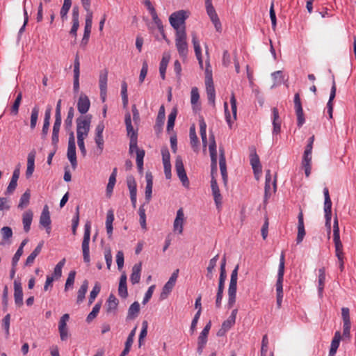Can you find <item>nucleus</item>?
<instances>
[{"label":"nucleus","mask_w":356,"mask_h":356,"mask_svg":"<svg viewBox=\"0 0 356 356\" xmlns=\"http://www.w3.org/2000/svg\"><path fill=\"white\" fill-rule=\"evenodd\" d=\"M35 152H31L27 158V168L26 171V177L29 178L32 176L35 169Z\"/></svg>","instance_id":"nucleus-29"},{"label":"nucleus","mask_w":356,"mask_h":356,"mask_svg":"<svg viewBox=\"0 0 356 356\" xmlns=\"http://www.w3.org/2000/svg\"><path fill=\"white\" fill-rule=\"evenodd\" d=\"M140 312V305L137 301L133 302L129 307L127 321H131L135 319L139 314Z\"/></svg>","instance_id":"nucleus-33"},{"label":"nucleus","mask_w":356,"mask_h":356,"mask_svg":"<svg viewBox=\"0 0 356 356\" xmlns=\"http://www.w3.org/2000/svg\"><path fill=\"white\" fill-rule=\"evenodd\" d=\"M179 269H176L171 275L168 281L165 284L163 287L162 292L161 293V298L165 299L172 291L173 287L175 285L176 281L179 275Z\"/></svg>","instance_id":"nucleus-11"},{"label":"nucleus","mask_w":356,"mask_h":356,"mask_svg":"<svg viewBox=\"0 0 356 356\" xmlns=\"http://www.w3.org/2000/svg\"><path fill=\"white\" fill-rule=\"evenodd\" d=\"M298 234L296 238V243L299 244L302 242L305 236V229L304 225V218L302 211H300L298 216Z\"/></svg>","instance_id":"nucleus-20"},{"label":"nucleus","mask_w":356,"mask_h":356,"mask_svg":"<svg viewBox=\"0 0 356 356\" xmlns=\"http://www.w3.org/2000/svg\"><path fill=\"white\" fill-rule=\"evenodd\" d=\"M200 99V94L197 88L193 87L191 91V103L193 106H195Z\"/></svg>","instance_id":"nucleus-59"},{"label":"nucleus","mask_w":356,"mask_h":356,"mask_svg":"<svg viewBox=\"0 0 356 356\" xmlns=\"http://www.w3.org/2000/svg\"><path fill=\"white\" fill-rule=\"evenodd\" d=\"M79 207L76 209V213L72 218V231L73 234H76L77 227L79 226Z\"/></svg>","instance_id":"nucleus-62"},{"label":"nucleus","mask_w":356,"mask_h":356,"mask_svg":"<svg viewBox=\"0 0 356 356\" xmlns=\"http://www.w3.org/2000/svg\"><path fill=\"white\" fill-rule=\"evenodd\" d=\"M211 188L215 204L216 205L217 209H219L222 205V197L220 194V189L215 177H213L211 178Z\"/></svg>","instance_id":"nucleus-15"},{"label":"nucleus","mask_w":356,"mask_h":356,"mask_svg":"<svg viewBox=\"0 0 356 356\" xmlns=\"http://www.w3.org/2000/svg\"><path fill=\"white\" fill-rule=\"evenodd\" d=\"M146 186H145V200L149 202L152 198V187H153V176L151 172L145 174Z\"/></svg>","instance_id":"nucleus-27"},{"label":"nucleus","mask_w":356,"mask_h":356,"mask_svg":"<svg viewBox=\"0 0 356 356\" xmlns=\"http://www.w3.org/2000/svg\"><path fill=\"white\" fill-rule=\"evenodd\" d=\"M72 6V0H64L61 7L60 15L63 22L67 19V13Z\"/></svg>","instance_id":"nucleus-45"},{"label":"nucleus","mask_w":356,"mask_h":356,"mask_svg":"<svg viewBox=\"0 0 356 356\" xmlns=\"http://www.w3.org/2000/svg\"><path fill=\"white\" fill-rule=\"evenodd\" d=\"M90 106V102L88 96L81 93L77 102V109L81 114L86 113Z\"/></svg>","instance_id":"nucleus-18"},{"label":"nucleus","mask_w":356,"mask_h":356,"mask_svg":"<svg viewBox=\"0 0 356 356\" xmlns=\"http://www.w3.org/2000/svg\"><path fill=\"white\" fill-rule=\"evenodd\" d=\"M206 91L208 102L212 106H215L216 90L213 81H205Z\"/></svg>","instance_id":"nucleus-26"},{"label":"nucleus","mask_w":356,"mask_h":356,"mask_svg":"<svg viewBox=\"0 0 356 356\" xmlns=\"http://www.w3.org/2000/svg\"><path fill=\"white\" fill-rule=\"evenodd\" d=\"M116 177L117 168H114L109 177L108 183L106 186V196L108 197H110L113 193V188L116 182Z\"/></svg>","instance_id":"nucleus-35"},{"label":"nucleus","mask_w":356,"mask_h":356,"mask_svg":"<svg viewBox=\"0 0 356 356\" xmlns=\"http://www.w3.org/2000/svg\"><path fill=\"white\" fill-rule=\"evenodd\" d=\"M200 131L202 138V146L206 148L207 146V124L204 120L200 121Z\"/></svg>","instance_id":"nucleus-48"},{"label":"nucleus","mask_w":356,"mask_h":356,"mask_svg":"<svg viewBox=\"0 0 356 356\" xmlns=\"http://www.w3.org/2000/svg\"><path fill=\"white\" fill-rule=\"evenodd\" d=\"M127 279L125 273H123L120 277L118 286V294L122 298H127L128 296Z\"/></svg>","instance_id":"nucleus-28"},{"label":"nucleus","mask_w":356,"mask_h":356,"mask_svg":"<svg viewBox=\"0 0 356 356\" xmlns=\"http://www.w3.org/2000/svg\"><path fill=\"white\" fill-rule=\"evenodd\" d=\"M188 17L185 10H179L171 14L169 17L170 25L176 30V33L182 30L186 31L185 21Z\"/></svg>","instance_id":"nucleus-2"},{"label":"nucleus","mask_w":356,"mask_h":356,"mask_svg":"<svg viewBox=\"0 0 356 356\" xmlns=\"http://www.w3.org/2000/svg\"><path fill=\"white\" fill-rule=\"evenodd\" d=\"M219 165L222 180L224 183L226 184L227 181V172L226 166V159L225 156L224 149L222 148H220Z\"/></svg>","instance_id":"nucleus-25"},{"label":"nucleus","mask_w":356,"mask_h":356,"mask_svg":"<svg viewBox=\"0 0 356 356\" xmlns=\"http://www.w3.org/2000/svg\"><path fill=\"white\" fill-rule=\"evenodd\" d=\"M101 302H97L95 305L92 311L88 314V315L86 317L87 323H90L93 319H95L97 317L101 309Z\"/></svg>","instance_id":"nucleus-50"},{"label":"nucleus","mask_w":356,"mask_h":356,"mask_svg":"<svg viewBox=\"0 0 356 356\" xmlns=\"http://www.w3.org/2000/svg\"><path fill=\"white\" fill-rule=\"evenodd\" d=\"M1 234L2 236V241L0 242V245H10L12 243L11 238L13 233L10 227L5 226L1 229Z\"/></svg>","instance_id":"nucleus-23"},{"label":"nucleus","mask_w":356,"mask_h":356,"mask_svg":"<svg viewBox=\"0 0 356 356\" xmlns=\"http://www.w3.org/2000/svg\"><path fill=\"white\" fill-rule=\"evenodd\" d=\"M186 33L185 30H182L176 33L175 35V46L181 58L185 59L188 52V46L186 41Z\"/></svg>","instance_id":"nucleus-3"},{"label":"nucleus","mask_w":356,"mask_h":356,"mask_svg":"<svg viewBox=\"0 0 356 356\" xmlns=\"http://www.w3.org/2000/svg\"><path fill=\"white\" fill-rule=\"evenodd\" d=\"M273 113V131L272 134L274 136L280 134L281 131V121L280 120L279 111L277 108L274 107L272 109Z\"/></svg>","instance_id":"nucleus-24"},{"label":"nucleus","mask_w":356,"mask_h":356,"mask_svg":"<svg viewBox=\"0 0 356 356\" xmlns=\"http://www.w3.org/2000/svg\"><path fill=\"white\" fill-rule=\"evenodd\" d=\"M175 169L177 175L181 181L184 186L188 188L189 186V181L184 169L182 159L180 156H177L175 161Z\"/></svg>","instance_id":"nucleus-10"},{"label":"nucleus","mask_w":356,"mask_h":356,"mask_svg":"<svg viewBox=\"0 0 356 356\" xmlns=\"http://www.w3.org/2000/svg\"><path fill=\"white\" fill-rule=\"evenodd\" d=\"M324 212L325 218V225L330 229L331 217H332V201L331 199H325L324 201Z\"/></svg>","instance_id":"nucleus-30"},{"label":"nucleus","mask_w":356,"mask_h":356,"mask_svg":"<svg viewBox=\"0 0 356 356\" xmlns=\"http://www.w3.org/2000/svg\"><path fill=\"white\" fill-rule=\"evenodd\" d=\"M218 259V254H216L215 257H213L209 261V266L207 267V277H209V279H211V277H212V273L216 266Z\"/></svg>","instance_id":"nucleus-53"},{"label":"nucleus","mask_w":356,"mask_h":356,"mask_svg":"<svg viewBox=\"0 0 356 356\" xmlns=\"http://www.w3.org/2000/svg\"><path fill=\"white\" fill-rule=\"evenodd\" d=\"M118 300L113 294H110L106 302V312L111 313L117 309Z\"/></svg>","instance_id":"nucleus-41"},{"label":"nucleus","mask_w":356,"mask_h":356,"mask_svg":"<svg viewBox=\"0 0 356 356\" xmlns=\"http://www.w3.org/2000/svg\"><path fill=\"white\" fill-rule=\"evenodd\" d=\"M124 122L126 125V129L127 132V136L130 138L129 143V152L130 154H133L136 152L137 154L138 151H144L143 149H140L138 147V134L137 131L134 129L131 123V116L129 112H127L125 114L124 117Z\"/></svg>","instance_id":"nucleus-1"},{"label":"nucleus","mask_w":356,"mask_h":356,"mask_svg":"<svg viewBox=\"0 0 356 356\" xmlns=\"http://www.w3.org/2000/svg\"><path fill=\"white\" fill-rule=\"evenodd\" d=\"M250 164L255 174L261 172V165L259 158L255 152L250 154Z\"/></svg>","instance_id":"nucleus-37"},{"label":"nucleus","mask_w":356,"mask_h":356,"mask_svg":"<svg viewBox=\"0 0 356 356\" xmlns=\"http://www.w3.org/2000/svg\"><path fill=\"white\" fill-rule=\"evenodd\" d=\"M95 142L97 147V151H98L97 154L99 155L102 153V151L104 149V138H103V135H95Z\"/></svg>","instance_id":"nucleus-60"},{"label":"nucleus","mask_w":356,"mask_h":356,"mask_svg":"<svg viewBox=\"0 0 356 356\" xmlns=\"http://www.w3.org/2000/svg\"><path fill=\"white\" fill-rule=\"evenodd\" d=\"M341 339L340 332L337 331L335 332L334 336L332 340L330 349L329 352V356H334L339 346L340 341Z\"/></svg>","instance_id":"nucleus-34"},{"label":"nucleus","mask_w":356,"mask_h":356,"mask_svg":"<svg viewBox=\"0 0 356 356\" xmlns=\"http://www.w3.org/2000/svg\"><path fill=\"white\" fill-rule=\"evenodd\" d=\"M333 241L334 243L335 250H343V245L340 240L339 228L337 218L334 219L333 225Z\"/></svg>","instance_id":"nucleus-21"},{"label":"nucleus","mask_w":356,"mask_h":356,"mask_svg":"<svg viewBox=\"0 0 356 356\" xmlns=\"http://www.w3.org/2000/svg\"><path fill=\"white\" fill-rule=\"evenodd\" d=\"M40 224L44 227L47 234H50L51 227V218L49 207L47 205H44L40 217Z\"/></svg>","instance_id":"nucleus-13"},{"label":"nucleus","mask_w":356,"mask_h":356,"mask_svg":"<svg viewBox=\"0 0 356 356\" xmlns=\"http://www.w3.org/2000/svg\"><path fill=\"white\" fill-rule=\"evenodd\" d=\"M192 42L194 47V51L196 58L202 57L201 47L195 34H193Z\"/></svg>","instance_id":"nucleus-57"},{"label":"nucleus","mask_w":356,"mask_h":356,"mask_svg":"<svg viewBox=\"0 0 356 356\" xmlns=\"http://www.w3.org/2000/svg\"><path fill=\"white\" fill-rule=\"evenodd\" d=\"M225 279H219L218 292L216 298V306L219 308L221 306L222 299L223 290L225 286Z\"/></svg>","instance_id":"nucleus-40"},{"label":"nucleus","mask_w":356,"mask_h":356,"mask_svg":"<svg viewBox=\"0 0 356 356\" xmlns=\"http://www.w3.org/2000/svg\"><path fill=\"white\" fill-rule=\"evenodd\" d=\"M100 290H101V288H100L99 284L98 283H96L90 293V297H89V300H88L89 305H91L94 302L96 297L100 292Z\"/></svg>","instance_id":"nucleus-58"},{"label":"nucleus","mask_w":356,"mask_h":356,"mask_svg":"<svg viewBox=\"0 0 356 356\" xmlns=\"http://www.w3.org/2000/svg\"><path fill=\"white\" fill-rule=\"evenodd\" d=\"M341 316L343 319V329L350 328L351 323L349 309L347 307H343L341 309Z\"/></svg>","instance_id":"nucleus-46"},{"label":"nucleus","mask_w":356,"mask_h":356,"mask_svg":"<svg viewBox=\"0 0 356 356\" xmlns=\"http://www.w3.org/2000/svg\"><path fill=\"white\" fill-rule=\"evenodd\" d=\"M39 114V107L38 106H35L31 111V121H30V127L31 129H34L37 124V121L38 118Z\"/></svg>","instance_id":"nucleus-49"},{"label":"nucleus","mask_w":356,"mask_h":356,"mask_svg":"<svg viewBox=\"0 0 356 356\" xmlns=\"http://www.w3.org/2000/svg\"><path fill=\"white\" fill-rule=\"evenodd\" d=\"M312 149H305L302 159V166L305 170V173L307 177H308L311 174L312 158Z\"/></svg>","instance_id":"nucleus-14"},{"label":"nucleus","mask_w":356,"mask_h":356,"mask_svg":"<svg viewBox=\"0 0 356 356\" xmlns=\"http://www.w3.org/2000/svg\"><path fill=\"white\" fill-rule=\"evenodd\" d=\"M190 143L192 148L195 152L198 150L199 139L197 136L195 126L193 125L190 127L189 131Z\"/></svg>","instance_id":"nucleus-38"},{"label":"nucleus","mask_w":356,"mask_h":356,"mask_svg":"<svg viewBox=\"0 0 356 356\" xmlns=\"http://www.w3.org/2000/svg\"><path fill=\"white\" fill-rule=\"evenodd\" d=\"M271 76L275 81L273 86L281 84L284 80L283 73L280 70L274 72L273 73H272Z\"/></svg>","instance_id":"nucleus-64"},{"label":"nucleus","mask_w":356,"mask_h":356,"mask_svg":"<svg viewBox=\"0 0 356 356\" xmlns=\"http://www.w3.org/2000/svg\"><path fill=\"white\" fill-rule=\"evenodd\" d=\"M284 272V254L282 252L280 259L277 280L276 282V292L277 295H283V279Z\"/></svg>","instance_id":"nucleus-9"},{"label":"nucleus","mask_w":356,"mask_h":356,"mask_svg":"<svg viewBox=\"0 0 356 356\" xmlns=\"http://www.w3.org/2000/svg\"><path fill=\"white\" fill-rule=\"evenodd\" d=\"M170 59L169 54H164L159 65V73L161 78L164 80L165 79V72Z\"/></svg>","instance_id":"nucleus-36"},{"label":"nucleus","mask_w":356,"mask_h":356,"mask_svg":"<svg viewBox=\"0 0 356 356\" xmlns=\"http://www.w3.org/2000/svg\"><path fill=\"white\" fill-rule=\"evenodd\" d=\"M145 156V151H138L136 154V164L139 172H142L143 169V159Z\"/></svg>","instance_id":"nucleus-63"},{"label":"nucleus","mask_w":356,"mask_h":356,"mask_svg":"<svg viewBox=\"0 0 356 356\" xmlns=\"http://www.w3.org/2000/svg\"><path fill=\"white\" fill-rule=\"evenodd\" d=\"M108 70L104 69L99 73V90L104 94L106 88H107Z\"/></svg>","instance_id":"nucleus-39"},{"label":"nucleus","mask_w":356,"mask_h":356,"mask_svg":"<svg viewBox=\"0 0 356 356\" xmlns=\"http://www.w3.org/2000/svg\"><path fill=\"white\" fill-rule=\"evenodd\" d=\"M74 115V109L73 107H70L67 112V115L65 120V126L66 129H69L72 126V121Z\"/></svg>","instance_id":"nucleus-54"},{"label":"nucleus","mask_w":356,"mask_h":356,"mask_svg":"<svg viewBox=\"0 0 356 356\" xmlns=\"http://www.w3.org/2000/svg\"><path fill=\"white\" fill-rule=\"evenodd\" d=\"M22 99V93L21 92H19L17 94V97L11 107L10 113L12 115H17V113L19 112V106L21 104Z\"/></svg>","instance_id":"nucleus-51"},{"label":"nucleus","mask_w":356,"mask_h":356,"mask_svg":"<svg viewBox=\"0 0 356 356\" xmlns=\"http://www.w3.org/2000/svg\"><path fill=\"white\" fill-rule=\"evenodd\" d=\"M114 221V212L113 209H109L106 213V229L108 238L112 236L113 234V222Z\"/></svg>","instance_id":"nucleus-32"},{"label":"nucleus","mask_w":356,"mask_h":356,"mask_svg":"<svg viewBox=\"0 0 356 356\" xmlns=\"http://www.w3.org/2000/svg\"><path fill=\"white\" fill-rule=\"evenodd\" d=\"M230 104L231 109L233 114V118H232L230 113L228 110V104L227 102L224 103V108H225V120L230 129L232 127V124L236 120V113H237V106H236V99L234 93L232 94L230 97Z\"/></svg>","instance_id":"nucleus-7"},{"label":"nucleus","mask_w":356,"mask_h":356,"mask_svg":"<svg viewBox=\"0 0 356 356\" xmlns=\"http://www.w3.org/2000/svg\"><path fill=\"white\" fill-rule=\"evenodd\" d=\"M29 200H30V193L29 191H26L24 193H23L22 195V196L20 197L18 207L20 209H22L24 207H26L29 203Z\"/></svg>","instance_id":"nucleus-61"},{"label":"nucleus","mask_w":356,"mask_h":356,"mask_svg":"<svg viewBox=\"0 0 356 356\" xmlns=\"http://www.w3.org/2000/svg\"><path fill=\"white\" fill-rule=\"evenodd\" d=\"M165 119V107L163 105H161L159 108L158 115L156 120V124L161 127L164 124Z\"/></svg>","instance_id":"nucleus-56"},{"label":"nucleus","mask_w":356,"mask_h":356,"mask_svg":"<svg viewBox=\"0 0 356 356\" xmlns=\"http://www.w3.org/2000/svg\"><path fill=\"white\" fill-rule=\"evenodd\" d=\"M142 270V264H136L132 268V272L130 276V281L132 284H138L140 280V273Z\"/></svg>","instance_id":"nucleus-31"},{"label":"nucleus","mask_w":356,"mask_h":356,"mask_svg":"<svg viewBox=\"0 0 356 356\" xmlns=\"http://www.w3.org/2000/svg\"><path fill=\"white\" fill-rule=\"evenodd\" d=\"M88 282L87 280H84L77 293L76 302L78 304L81 303L85 299V296L88 291Z\"/></svg>","instance_id":"nucleus-44"},{"label":"nucleus","mask_w":356,"mask_h":356,"mask_svg":"<svg viewBox=\"0 0 356 356\" xmlns=\"http://www.w3.org/2000/svg\"><path fill=\"white\" fill-rule=\"evenodd\" d=\"M276 191V179H273V175L270 170L266 171L265 176V199H268Z\"/></svg>","instance_id":"nucleus-8"},{"label":"nucleus","mask_w":356,"mask_h":356,"mask_svg":"<svg viewBox=\"0 0 356 356\" xmlns=\"http://www.w3.org/2000/svg\"><path fill=\"white\" fill-rule=\"evenodd\" d=\"M62 122V116L55 115V122L53 126L51 143L54 147H57L59 141V131Z\"/></svg>","instance_id":"nucleus-17"},{"label":"nucleus","mask_w":356,"mask_h":356,"mask_svg":"<svg viewBox=\"0 0 356 356\" xmlns=\"http://www.w3.org/2000/svg\"><path fill=\"white\" fill-rule=\"evenodd\" d=\"M184 220V213L183 209L180 208L177 211V216L174 221L173 228L174 231L178 232L179 234L183 232V224Z\"/></svg>","instance_id":"nucleus-22"},{"label":"nucleus","mask_w":356,"mask_h":356,"mask_svg":"<svg viewBox=\"0 0 356 356\" xmlns=\"http://www.w3.org/2000/svg\"><path fill=\"white\" fill-rule=\"evenodd\" d=\"M14 299L17 306L23 305V291L22 284L19 280L14 281Z\"/></svg>","instance_id":"nucleus-19"},{"label":"nucleus","mask_w":356,"mask_h":356,"mask_svg":"<svg viewBox=\"0 0 356 356\" xmlns=\"http://www.w3.org/2000/svg\"><path fill=\"white\" fill-rule=\"evenodd\" d=\"M91 122V116L85 115L78 118L76 123V136L77 138H86L88 136Z\"/></svg>","instance_id":"nucleus-4"},{"label":"nucleus","mask_w":356,"mask_h":356,"mask_svg":"<svg viewBox=\"0 0 356 356\" xmlns=\"http://www.w3.org/2000/svg\"><path fill=\"white\" fill-rule=\"evenodd\" d=\"M72 26L70 31V34L76 38L79 27V8L77 6H74L72 8Z\"/></svg>","instance_id":"nucleus-16"},{"label":"nucleus","mask_w":356,"mask_h":356,"mask_svg":"<svg viewBox=\"0 0 356 356\" xmlns=\"http://www.w3.org/2000/svg\"><path fill=\"white\" fill-rule=\"evenodd\" d=\"M92 18L93 17H90V15L86 16L83 35L80 43V46L83 48L86 47L89 41L92 25Z\"/></svg>","instance_id":"nucleus-12"},{"label":"nucleus","mask_w":356,"mask_h":356,"mask_svg":"<svg viewBox=\"0 0 356 356\" xmlns=\"http://www.w3.org/2000/svg\"><path fill=\"white\" fill-rule=\"evenodd\" d=\"M67 156L72 167L75 169L77 166V160L76 154L75 137L73 131H71L69 134Z\"/></svg>","instance_id":"nucleus-6"},{"label":"nucleus","mask_w":356,"mask_h":356,"mask_svg":"<svg viewBox=\"0 0 356 356\" xmlns=\"http://www.w3.org/2000/svg\"><path fill=\"white\" fill-rule=\"evenodd\" d=\"M76 272L74 270H71L67 276L65 284V291H67L70 288H72L74 280H75Z\"/></svg>","instance_id":"nucleus-55"},{"label":"nucleus","mask_w":356,"mask_h":356,"mask_svg":"<svg viewBox=\"0 0 356 356\" xmlns=\"http://www.w3.org/2000/svg\"><path fill=\"white\" fill-rule=\"evenodd\" d=\"M325 270L324 268H321L318 270V295L319 296H322L323 291L324 289L325 285Z\"/></svg>","instance_id":"nucleus-43"},{"label":"nucleus","mask_w":356,"mask_h":356,"mask_svg":"<svg viewBox=\"0 0 356 356\" xmlns=\"http://www.w3.org/2000/svg\"><path fill=\"white\" fill-rule=\"evenodd\" d=\"M33 220V213L31 211H27L23 213V225H24V230L26 232H29L31 229V225Z\"/></svg>","instance_id":"nucleus-42"},{"label":"nucleus","mask_w":356,"mask_h":356,"mask_svg":"<svg viewBox=\"0 0 356 356\" xmlns=\"http://www.w3.org/2000/svg\"><path fill=\"white\" fill-rule=\"evenodd\" d=\"M127 184L130 194L137 193V184L133 176L127 177Z\"/></svg>","instance_id":"nucleus-52"},{"label":"nucleus","mask_w":356,"mask_h":356,"mask_svg":"<svg viewBox=\"0 0 356 356\" xmlns=\"http://www.w3.org/2000/svg\"><path fill=\"white\" fill-rule=\"evenodd\" d=\"M90 223L89 222H87L84 225V234L81 245L83 261L87 264H89L90 261L89 248V243L90 240Z\"/></svg>","instance_id":"nucleus-5"},{"label":"nucleus","mask_w":356,"mask_h":356,"mask_svg":"<svg viewBox=\"0 0 356 356\" xmlns=\"http://www.w3.org/2000/svg\"><path fill=\"white\" fill-rule=\"evenodd\" d=\"M177 115V108L174 107L168 115V124H167V128H166V130L168 132H170V131H172L173 129Z\"/></svg>","instance_id":"nucleus-47"}]
</instances>
